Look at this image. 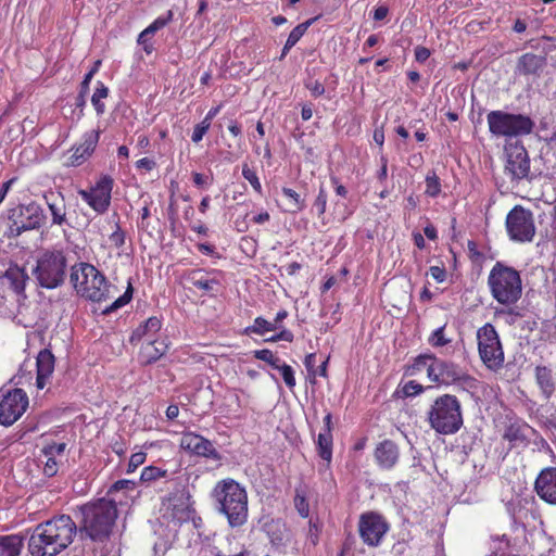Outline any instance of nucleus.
Wrapping results in <instances>:
<instances>
[{
    "label": "nucleus",
    "instance_id": "nucleus-54",
    "mask_svg": "<svg viewBox=\"0 0 556 556\" xmlns=\"http://www.w3.org/2000/svg\"><path fill=\"white\" fill-rule=\"evenodd\" d=\"M45 457H46V463H45V466H43V473L47 477L55 476L58 470H59V464H58L56 458L49 457V456H45Z\"/></svg>",
    "mask_w": 556,
    "mask_h": 556
},
{
    "label": "nucleus",
    "instance_id": "nucleus-8",
    "mask_svg": "<svg viewBox=\"0 0 556 556\" xmlns=\"http://www.w3.org/2000/svg\"><path fill=\"white\" fill-rule=\"evenodd\" d=\"M489 130L494 137L514 138L532 132L534 122L527 115L513 114L501 110L486 115Z\"/></svg>",
    "mask_w": 556,
    "mask_h": 556
},
{
    "label": "nucleus",
    "instance_id": "nucleus-23",
    "mask_svg": "<svg viewBox=\"0 0 556 556\" xmlns=\"http://www.w3.org/2000/svg\"><path fill=\"white\" fill-rule=\"evenodd\" d=\"M43 199L51 214V225L60 227L65 225L70 226L63 194L61 192L50 190L43 193Z\"/></svg>",
    "mask_w": 556,
    "mask_h": 556
},
{
    "label": "nucleus",
    "instance_id": "nucleus-13",
    "mask_svg": "<svg viewBox=\"0 0 556 556\" xmlns=\"http://www.w3.org/2000/svg\"><path fill=\"white\" fill-rule=\"evenodd\" d=\"M479 355L483 364L492 370L502 367L504 352L498 334L491 324H485L477 332Z\"/></svg>",
    "mask_w": 556,
    "mask_h": 556
},
{
    "label": "nucleus",
    "instance_id": "nucleus-56",
    "mask_svg": "<svg viewBox=\"0 0 556 556\" xmlns=\"http://www.w3.org/2000/svg\"><path fill=\"white\" fill-rule=\"evenodd\" d=\"M429 274L439 283L444 282L446 279V270L443 266H431Z\"/></svg>",
    "mask_w": 556,
    "mask_h": 556
},
{
    "label": "nucleus",
    "instance_id": "nucleus-24",
    "mask_svg": "<svg viewBox=\"0 0 556 556\" xmlns=\"http://www.w3.org/2000/svg\"><path fill=\"white\" fill-rule=\"evenodd\" d=\"M54 355L50 350L43 349L39 352L36 361L37 378L36 387L42 390L49 382L54 370Z\"/></svg>",
    "mask_w": 556,
    "mask_h": 556
},
{
    "label": "nucleus",
    "instance_id": "nucleus-27",
    "mask_svg": "<svg viewBox=\"0 0 556 556\" xmlns=\"http://www.w3.org/2000/svg\"><path fill=\"white\" fill-rule=\"evenodd\" d=\"M162 328V319L156 316L148 318L144 323L140 324L130 337V341L139 342L142 339L146 341L156 338Z\"/></svg>",
    "mask_w": 556,
    "mask_h": 556
},
{
    "label": "nucleus",
    "instance_id": "nucleus-43",
    "mask_svg": "<svg viewBox=\"0 0 556 556\" xmlns=\"http://www.w3.org/2000/svg\"><path fill=\"white\" fill-rule=\"evenodd\" d=\"M131 298H132V288L129 285L127 290L125 291V293L123 295L118 296L110 306H108L103 311V313L110 314V313L125 306L126 304H128L130 302Z\"/></svg>",
    "mask_w": 556,
    "mask_h": 556
},
{
    "label": "nucleus",
    "instance_id": "nucleus-34",
    "mask_svg": "<svg viewBox=\"0 0 556 556\" xmlns=\"http://www.w3.org/2000/svg\"><path fill=\"white\" fill-rule=\"evenodd\" d=\"M316 443L317 452L320 458L327 463H330L332 458V433L319 432Z\"/></svg>",
    "mask_w": 556,
    "mask_h": 556
},
{
    "label": "nucleus",
    "instance_id": "nucleus-59",
    "mask_svg": "<svg viewBox=\"0 0 556 556\" xmlns=\"http://www.w3.org/2000/svg\"><path fill=\"white\" fill-rule=\"evenodd\" d=\"M430 54V50L424 46H417L415 48V59L419 63L426 62L429 59Z\"/></svg>",
    "mask_w": 556,
    "mask_h": 556
},
{
    "label": "nucleus",
    "instance_id": "nucleus-31",
    "mask_svg": "<svg viewBox=\"0 0 556 556\" xmlns=\"http://www.w3.org/2000/svg\"><path fill=\"white\" fill-rule=\"evenodd\" d=\"M174 472H169L168 470L159 467V466H147L142 469L140 475L141 483L150 485L152 483H156L160 481L169 482L173 480Z\"/></svg>",
    "mask_w": 556,
    "mask_h": 556
},
{
    "label": "nucleus",
    "instance_id": "nucleus-28",
    "mask_svg": "<svg viewBox=\"0 0 556 556\" xmlns=\"http://www.w3.org/2000/svg\"><path fill=\"white\" fill-rule=\"evenodd\" d=\"M545 65V56L534 53H525L518 59L517 71L522 75H538Z\"/></svg>",
    "mask_w": 556,
    "mask_h": 556
},
{
    "label": "nucleus",
    "instance_id": "nucleus-63",
    "mask_svg": "<svg viewBox=\"0 0 556 556\" xmlns=\"http://www.w3.org/2000/svg\"><path fill=\"white\" fill-rule=\"evenodd\" d=\"M330 181L334 186L336 193L339 197L345 198L348 195V189L343 185L339 184L338 177L331 176Z\"/></svg>",
    "mask_w": 556,
    "mask_h": 556
},
{
    "label": "nucleus",
    "instance_id": "nucleus-30",
    "mask_svg": "<svg viewBox=\"0 0 556 556\" xmlns=\"http://www.w3.org/2000/svg\"><path fill=\"white\" fill-rule=\"evenodd\" d=\"M167 351V344L164 339L160 340L157 338L148 340L144 345H142L140 351L141 361L144 364H151L161 358Z\"/></svg>",
    "mask_w": 556,
    "mask_h": 556
},
{
    "label": "nucleus",
    "instance_id": "nucleus-48",
    "mask_svg": "<svg viewBox=\"0 0 556 556\" xmlns=\"http://www.w3.org/2000/svg\"><path fill=\"white\" fill-rule=\"evenodd\" d=\"M294 506L299 513V515L303 518H307L309 515V505L306 497L301 494L299 491L294 496Z\"/></svg>",
    "mask_w": 556,
    "mask_h": 556
},
{
    "label": "nucleus",
    "instance_id": "nucleus-47",
    "mask_svg": "<svg viewBox=\"0 0 556 556\" xmlns=\"http://www.w3.org/2000/svg\"><path fill=\"white\" fill-rule=\"evenodd\" d=\"M424 386L415 380H409L402 386V393L406 397L419 395L424 392Z\"/></svg>",
    "mask_w": 556,
    "mask_h": 556
},
{
    "label": "nucleus",
    "instance_id": "nucleus-26",
    "mask_svg": "<svg viewBox=\"0 0 556 556\" xmlns=\"http://www.w3.org/2000/svg\"><path fill=\"white\" fill-rule=\"evenodd\" d=\"M534 429L526 422L510 424L504 433V439L510 443L511 447H519L528 445L531 434Z\"/></svg>",
    "mask_w": 556,
    "mask_h": 556
},
{
    "label": "nucleus",
    "instance_id": "nucleus-6",
    "mask_svg": "<svg viewBox=\"0 0 556 556\" xmlns=\"http://www.w3.org/2000/svg\"><path fill=\"white\" fill-rule=\"evenodd\" d=\"M488 285L492 296L503 305L516 303L522 293V285L519 273L501 263H496L491 269Z\"/></svg>",
    "mask_w": 556,
    "mask_h": 556
},
{
    "label": "nucleus",
    "instance_id": "nucleus-18",
    "mask_svg": "<svg viewBox=\"0 0 556 556\" xmlns=\"http://www.w3.org/2000/svg\"><path fill=\"white\" fill-rule=\"evenodd\" d=\"M28 407V396L22 389H14L3 396L0 402V425L9 427L25 413Z\"/></svg>",
    "mask_w": 556,
    "mask_h": 556
},
{
    "label": "nucleus",
    "instance_id": "nucleus-61",
    "mask_svg": "<svg viewBox=\"0 0 556 556\" xmlns=\"http://www.w3.org/2000/svg\"><path fill=\"white\" fill-rule=\"evenodd\" d=\"M380 168L377 172V178L380 182H383L388 177V159L386 156L380 157Z\"/></svg>",
    "mask_w": 556,
    "mask_h": 556
},
{
    "label": "nucleus",
    "instance_id": "nucleus-60",
    "mask_svg": "<svg viewBox=\"0 0 556 556\" xmlns=\"http://www.w3.org/2000/svg\"><path fill=\"white\" fill-rule=\"evenodd\" d=\"M156 166L154 160L149 157H142L136 162V167L138 169H146L148 172L152 170Z\"/></svg>",
    "mask_w": 556,
    "mask_h": 556
},
{
    "label": "nucleus",
    "instance_id": "nucleus-52",
    "mask_svg": "<svg viewBox=\"0 0 556 556\" xmlns=\"http://www.w3.org/2000/svg\"><path fill=\"white\" fill-rule=\"evenodd\" d=\"M327 192L326 190L320 187L319 191H318V194L315 199V202H314V207L316 208L317 211V214L320 216L323 215L325 212H326V207H327Z\"/></svg>",
    "mask_w": 556,
    "mask_h": 556
},
{
    "label": "nucleus",
    "instance_id": "nucleus-16",
    "mask_svg": "<svg viewBox=\"0 0 556 556\" xmlns=\"http://www.w3.org/2000/svg\"><path fill=\"white\" fill-rule=\"evenodd\" d=\"M113 179L102 176L90 189L78 191L80 198L98 214L105 213L111 204Z\"/></svg>",
    "mask_w": 556,
    "mask_h": 556
},
{
    "label": "nucleus",
    "instance_id": "nucleus-3",
    "mask_svg": "<svg viewBox=\"0 0 556 556\" xmlns=\"http://www.w3.org/2000/svg\"><path fill=\"white\" fill-rule=\"evenodd\" d=\"M216 509L223 514L231 528L243 526L248 520V493L243 485L233 479H224L213 490Z\"/></svg>",
    "mask_w": 556,
    "mask_h": 556
},
{
    "label": "nucleus",
    "instance_id": "nucleus-12",
    "mask_svg": "<svg viewBox=\"0 0 556 556\" xmlns=\"http://www.w3.org/2000/svg\"><path fill=\"white\" fill-rule=\"evenodd\" d=\"M8 218L10 220V232L13 236H20L24 231L39 229L46 217L41 206L31 201L9 210Z\"/></svg>",
    "mask_w": 556,
    "mask_h": 556
},
{
    "label": "nucleus",
    "instance_id": "nucleus-20",
    "mask_svg": "<svg viewBox=\"0 0 556 556\" xmlns=\"http://www.w3.org/2000/svg\"><path fill=\"white\" fill-rule=\"evenodd\" d=\"M180 446L194 455L206 458L218 459L219 454L212 442L202 435L193 432L184 433L180 439Z\"/></svg>",
    "mask_w": 556,
    "mask_h": 556
},
{
    "label": "nucleus",
    "instance_id": "nucleus-11",
    "mask_svg": "<svg viewBox=\"0 0 556 556\" xmlns=\"http://www.w3.org/2000/svg\"><path fill=\"white\" fill-rule=\"evenodd\" d=\"M505 227L508 238L517 243L531 242L536 231L532 211L521 205H515L508 212Z\"/></svg>",
    "mask_w": 556,
    "mask_h": 556
},
{
    "label": "nucleus",
    "instance_id": "nucleus-1",
    "mask_svg": "<svg viewBox=\"0 0 556 556\" xmlns=\"http://www.w3.org/2000/svg\"><path fill=\"white\" fill-rule=\"evenodd\" d=\"M135 488L132 480H118L110 486L104 497L80 506L79 531L92 541L109 539L117 518V505L127 504L128 493Z\"/></svg>",
    "mask_w": 556,
    "mask_h": 556
},
{
    "label": "nucleus",
    "instance_id": "nucleus-35",
    "mask_svg": "<svg viewBox=\"0 0 556 556\" xmlns=\"http://www.w3.org/2000/svg\"><path fill=\"white\" fill-rule=\"evenodd\" d=\"M435 355L428 353V354H420L417 357L414 358V362L410 366L406 369V375L414 376L417 372H419L422 368H427V377L429 378V368L430 365L434 362Z\"/></svg>",
    "mask_w": 556,
    "mask_h": 556
},
{
    "label": "nucleus",
    "instance_id": "nucleus-50",
    "mask_svg": "<svg viewBox=\"0 0 556 556\" xmlns=\"http://www.w3.org/2000/svg\"><path fill=\"white\" fill-rule=\"evenodd\" d=\"M66 448L65 443H52L48 444L42 448L43 456L54 457L62 456Z\"/></svg>",
    "mask_w": 556,
    "mask_h": 556
},
{
    "label": "nucleus",
    "instance_id": "nucleus-64",
    "mask_svg": "<svg viewBox=\"0 0 556 556\" xmlns=\"http://www.w3.org/2000/svg\"><path fill=\"white\" fill-rule=\"evenodd\" d=\"M315 358H316V355L314 353H312V354L306 355L305 361H304L307 371L313 376L317 375V370L314 368Z\"/></svg>",
    "mask_w": 556,
    "mask_h": 556
},
{
    "label": "nucleus",
    "instance_id": "nucleus-40",
    "mask_svg": "<svg viewBox=\"0 0 556 556\" xmlns=\"http://www.w3.org/2000/svg\"><path fill=\"white\" fill-rule=\"evenodd\" d=\"M254 357L256 359H260V361H263V362H266L267 364H269L274 369H277L282 361L277 357L270 350L268 349H263V350H256L254 351Z\"/></svg>",
    "mask_w": 556,
    "mask_h": 556
},
{
    "label": "nucleus",
    "instance_id": "nucleus-45",
    "mask_svg": "<svg viewBox=\"0 0 556 556\" xmlns=\"http://www.w3.org/2000/svg\"><path fill=\"white\" fill-rule=\"evenodd\" d=\"M192 181L198 189L207 190L213 185L214 177L212 174L193 172Z\"/></svg>",
    "mask_w": 556,
    "mask_h": 556
},
{
    "label": "nucleus",
    "instance_id": "nucleus-14",
    "mask_svg": "<svg viewBox=\"0 0 556 556\" xmlns=\"http://www.w3.org/2000/svg\"><path fill=\"white\" fill-rule=\"evenodd\" d=\"M389 529L390 525L387 519L377 511H366L359 516V538L369 547H378Z\"/></svg>",
    "mask_w": 556,
    "mask_h": 556
},
{
    "label": "nucleus",
    "instance_id": "nucleus-37",
    "mask_svg": "<svg viewBox=\"0 0 556 556\" xmlns=\"http://www.w3.org/2000/svg\"><path fill=\"white\" fill-rule=\"evenodd\" d=\"M174 18V13L168 10L165 14L157 16L147 28L143 29V36H153L156 31L164 28Z\"/></svg>",
    "mask_w": 556,
    "mask_h": 556
},
{
    "label": "nucleus",
    "instance_id": "nucleus-10",
    "mask_svg": "<svg viewBox=\"0 0 556 556\" xmlns=\"http://www.w3.org/2000/svg\"><path fill=\"white\" fill-rule=\"evenodd\" d=\"M505 175L509 177L514 186H518L521 181H531L534 175L530 169L529 154L519 141L508 142L505 146Z\"/></svg>",
    "mask_w": 556,
    "mask_h": 556
},
{
    "label": "nucleus",
    "instance_id": "nucleus-58",
    "mask_svg": "<svg viewBox=\"0 0 556 556\" xmlns=\"http://www.w3.org/2000/svg\"><path fill=\"white\" fill-rule=\"evenodd\" d=\"M545 289L548 294L554 295V298L556 299V267L546 277Z\"/></svg>",
    "mask_w": 556,
    "mask_h": 556
},
{
    "label": "nucleus",
    "instance_id": "nucleus-19",
    "mask_svg": "<svg viewBox=\"0 0 556 556\" xmlns=\"http://www.w3.org/2000/svg\"><path fill=\"white\" fill-rule=\"evenodd\" d=\"M217 270H205L203 268L189 269L182 278L186 282L190 283L195 289L206 295H215L220 286Z\"/></svg>",
    "mask_w": 556,
    "mask_h": 556
},
{
    "label": "nucleus",
    "instance_id": "nucleus-2",
    "mask_svg": "<svg viewBox=\"0 0 556 556\" xmlns=\"http://www.w3.org/2000/svg\"><path fill=\"white\" fill-rule=\"evenodd\" d=\"M77 533L75 521L67 515L37 525L28 540L31 556H56L73 542Z\"/></svg>",
    "mask_w": 556,
    "mask_h": 556
},
{
    "label": "nucleus",
    "instance_id": "nucleus-5",
    "mask_svg": "<svg viewBox=\"0 0 556 556\" xmlns=\"http://www.w3.org/2000/svg\"><path fill=\"white\" fill-rule=\"evenodd\" d=\"M426 421L438 434L452 435L463 425V407L456 395L442 394L435 397L426 412Z\"/></svg>",
    "mask_w": 556,
    "mask_h": 556
},
{
    "label": "nucleus",
    "instance_id": "nucleus-49",
    "mask_svg": "<svg viewBox=\"0 0 556 556\" xmlns=\"http://www.w3.org/2000/svg\"><path fill=\"white\" fill-rule=\"evenodd\" d=\"M109 240L113 247L118 250L125 245L126 233L122 230L121 226L116 224V229L110 235Z\"/></svg>",
    "mask_w": 556,
    "mask_h": 556
},
{
    "label": "nucleus",
    "instance_id": "nucleus-51",
    "mask_svg": "<svg viewBox=\"0 0 556 556\" xmlns=\"http://www.w3.org/2000/svg\"><path fill=\"white\" fill-rule=\"evenodd\" d=\"M147 458V454L144 452H137V453H134L130 458H129V462H128V465H127V470L126 472L127 473H132L135 472V470L144 463Z\"/></svg>",
    "mask_w": 556,
    "mask_h": 556
},
{
    "label": "nucleus",
    "instance_id": "nucleus-39",
    "mask_svg": "<svg viewBox=\"0 0 556 556\" xmlns=\"http://www.w3.org/2000/svg\"><path fill=\"white\" fill-rule=\"evenodd\" d=\"M452 340L445 337V325L432 331L428 338V343L433 348H442L447 345Z\"/></svg>",
    "mask_w": 556,
    "mask_h": 556
},
{
    "label": "nucleus",
    "instance_id": "nucleus-25",
    "mask_svg": "<svg viewBox=\"0 0 556 556\" xmlns=\"http://www.w3.org/2000/svg\"><path fill=\"white\" fill-rule=\"evenodd\" d=\"M400 457L397 445L391 440L379 443L375 450V458L382 469H391Z\"/></svg>",
    "mask_w": 556,
    "mask_h": 556
},
{
    "label": "nucleus",
    "instance_id": "nucleus-9",
    "mask_svg": "<svg viewBox=\"0 0 556 556\" xmlns=\"http://www.w3.org/2000/svg\"><path fill=\"white\" fill-rule=\"evenodd\" d=\"M429 380L442 386H457L464 390L476 387L477 380L458 364L435 356L429 368Z\"/></svg>",
    "mask_w": 556,
    "mask_h": 556
},
{
    "label": "nucleus",
    "instance_id": "nucleus-46",
    "mask_svg": "<svg viewBox=\"0 0 556 556\" xmlns=\"http://www.w3.org/2000/svg\"><path fill=\"white\" fill-rule=\"evenodd\" d=\"M280 371L282 379L289 389H293L295 387V377L294 370L292 367L286 363H281V365L277 368Z\"/></svg>",
    "mask_w": 556,
    "mask_h": 556
},
{
    "label": "nucleus",
    "instance_id": "nucleus-44",
    "mask_svg": "<svg viewBox=\"0 0 556 556\" xmlns=\"http://www.w3.org/2000/svg\"><path fill=\"white\" fill-rule=\"evenodd\" d=\"M282 194L290 200L295 212H299V211H302L305 208V206H306L305 201L293 189L283 187Z\"/></svg>",
    "mask_w": 556,
    "mask_h": 556
},
{
    "label": "nucleus",
    "instance_id": "nucleus-33",
    "mask_svg": "<svg viewBox=\"0 0 556 556\" xmlns=\"http://www.w3.org/2000/svg\"><path fill=\"white\" fill-rule=\"evenodd\" d=\"M4 278L15 293L20 294L25 290L27 275L22 268H9L5 271Z\"/></svg>",
    "mask_w": 556,
    "mask_h": 556
},
{
    "label": "nucleus",
    "instance_id": "nucleus-29",
    "mask_svg": "<svg viewBox=\"0 0 556 556\" xmlns=\"http://www.w3.org/2000/svg\"><path fill=\"white\" fill-rule=\"evenodd\" d=\"M535 381L541 390L545 400L551 399L556 390V381L553 376V370L546 366L535 367Z\"/></svg>",
    "mask_w": 556,
    "mask_h": 556
},
{
    "label": "nucleus",
    "instance_id": "nucleus-41",
    "mask_svg": "<svg viewBox=\"0 0 556 556\" xmlns=\"http://www.w3.org/2000/svg\"><path fill=\"white\" fill-rule=\"evenodd\" d=\"M312 22L313 20L301 23L291 30L286 41L288 42L289 47H294L298 43V41L303 37L307 28L311 26Z\"/></svg>",
    "mask_w": 556,
    "mask_h": 556
},
{
    "label": "nucleus",
    "instance_id": "nucleus-4",
    "mask_svg": "<svg viewBox=\"0 0 556 556\" xmlns=\"http://www.w3.org/2000/svg\"><path fill=\"white\" fill-rule=\"evenodd\" d=\"M70 281L80 298L101 303L111 298L112 286L106 277L92 264L79 262L71 267Z\"/></svg>",
    "mask_w": 556,
    "mask_h": 556
},
{
    "label": "nucleus",
    "instance_id": "nucleus-32",
    "mask_svg": "<svg viewBox=\"0 0 556 556\" xmlns=\"http://www.w3.org/2000/svg\"><path fill=\"white\" fill-rule=\"evenodd\" d=\"M23 539L17 534L0 536V556H20Z\"/></svg>",
    "mask_w": 556,
    "mask_h": 556
},
{
    "label": "nucleus",
    "instance_id": "nucleus-55",
    "mask_svg": "<svg viewBox=\"0 0 556 556\" xmlns=\"http://www.w3.org/2000/svg\"><path fill=\"white\" fill-rule=\"evenodd\" d=\"M305 87L311 91L312 96L314 97H320L325 93V87L318 80L311 79L305 84Z\"/></svg>",
    "mask_w": 556,
    "mask_h": 556
},
{
    "label": "nucleus",
    "instance_id": "nucleus-15",
    "mask_svg": "<svg viewBox=\"0 0 556 556\" xmlns=\"http://www.w3.org/2000/svg\"><path fill=\"white\" fill-rule=\"evenodd\" d=\"M289 316V313L286 309H280L274 319V323H269L267 319L263 317H256L253 324L247 327L245 332L248 334H257L264 336L270 331H278L273 337L268 338L266 341L268 342H277V341H286L292 342L294 339L293 333L286 329L282 325L283 320Z\"/></svg>",
    "mask_w": 556,
    "mask_h": 556
},
{
    "label": "nucleus",
    "instance_id": "nucleus-53",
    "mask_svg": "<svg viewBox=\"0 0 556 556\" xmlns=\"http://www.w3.org/2000/svg\"><path fill=\"white\" fill-rule=\"evenodd\" d=\"M101 65V61L98 60L94 62L93 66L89 70V72L84 76V79L80 84V88L84 92H88L89 90V84L92 80V77L96 75V73L99 71V67Z\"/></svg>",
    "mask_w": 556,
    "mask_h": 556
},
{
    "label": "nucleus",
    "instance_id": "nucleus-22",
    "mask_svg": "<svg viewBox=\"0 0 556 556\" xmlns=\"http://www.w3.org/2000/svg\"><path fill=\"white\" fill-rule=\"evenodd\" d=\"M534 489L548 504L556 505V467H547L539 473Z\"/></svg>",
    "mask_w": 556,
    "mask_h": 556
},
{
    "label": "nucleus",
    "instance_id": "nucleus-17",
    "mask_svg": "<svg viewBox=\"0 0 556 556\" xmlns=\"http://www.w3.org/2000/svg\"><path fill=\"white\" fill-rule=\"evenodd\" d=\"M162 510V522L166 523L169 531L176 532L178 527L190 519H192L194 526H197V521L193 517L194 509L191 507L188 500L168 498V501L163 504Z\"/></svg>",
    "mask_w": 556,
    "mask_h": 556
},
{
    "label": "nucleus",
    "instance_id": "nucleus-62",
    "mask_svg": "<svg viewBox=\"0 0 556 556\" xmlns=\"http://www.w3.org/2000/svg\"><path fill=\"white\" fill-rule=\"evenodd\" d=\"M16 180H17V178L13 177V178L9 179L8 181H4L0 186V205L4 201L7 194L9 193L10 189L12 188V186L16 182Z\"/></svg>",
    "mask_w": 556,
    "mask_h": 556
},
{
    "label": "nucleus",
    "instance_id": "nucleus-36",
    "mask_svg": "<svg viewBox=\"0 0 556 556\" xmlns=\"http://www.w3.org/2000/svg\"><path fill=\"white\" fill-rule=\"evenodd\" d=\"M108 96L109 88L102 81H97L96 90L91 97V103L98 115H102L105 112L103 99H106Z\"/></svg>",
    "mask_w": 556,
    "mask_h": 556
},
{
    "label": "nucleus",
    "instance_id": "nucleus-21",
    "mask_svg": "<svg viewBox=\"0 0 556 556\" xmlns=\"http://www.w3.org/2000/svg\"><path fill=\"white\" fill-rule=\"evenodd\" d=\"M100 138L98 130H91L84 134L81 141L72 148V154L68 156L67 166L81 165L94 151Z\"/></svg>",
    "mask_w": 556,
    "mask_h": 556
},
{
    "label": "nucleus",
    "instance_id": "nucleus-7",
    "mask_svg": "<svg viewBox=\"0 0 556 556\" xmlns=\"http://www.w3.org/2000/svg\"><path fill=\"white\" fill-rule=\"evenodd\" d=\"M33 275L37 283L45 289L62 286L67 275V258L61 250H46L36 261Z\"/></svg>",
    "mask_w": 556,
    "mask_h": 556
},
{
    "label": "nucleus",
    "instance_id": "nucleus-57",
    "mask_svg": "<svg viewBox=\"0 0 556 556\" xmlns=\"http://www.w3.org/2000/svg\"><path fill=\"white\" fill-rule=\"evenodd\" d=\"M152 36H143V30L139 34L137 42L142 46L147 54H151L154 50L153 42L151 41Z\"/></svg>",
    "mask_w": 556,
    "mask_h": 556
},
{
    "label": "nucleus",
    "instance_id": "nucleus-42",
    "mask_svg": "<svg viewBox=\"0 0 556 556\" xmlns=\"http://www.w3.org/2000/svg\"><path fill=\"white\" fill-rule=\"evenodd\" d=\"M242 176L250 182L255 192L258 194L263 193V188L255 170L251 169L248 164L242 166Z\"/></svg>",
    "mask_w": 556,
    "mask_h": 556
},
{
    "label": "nucleus",
    "instance_id": "nucleus-38",
    "mask_svg": "<svg viewBox=\"0 0 556 556\" xmlns=\"http://www.w3.org/2000/svg\"><path fill=\"white\" fill-rule=\"evenodd\" d=\"M425 193L431 198H437L441 193V181L434 172H429L425 179Z\"/></svg>",
    "mask_w": 556,
    "mask_h": 556
}]
</instances>
